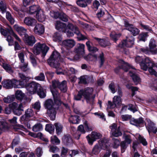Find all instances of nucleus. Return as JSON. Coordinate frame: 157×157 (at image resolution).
<instances>
[{"label": "nucleus", "mask_w": 157, "mask_h": 157, "mask_svg": "<svg viewBox=\"0 0 157 157\" xmlns=\"http://www.w3.org/2000/svg\"><path fill=\"white\" fill-rule=\"evenodd\" d=\"M93 92V89L89 87L81 89L78 91L77 95H75L74 99L75 100L80 101L83 96L87 103L93 105L94 103L95 98V95H92Z\"/></svg>", "instance_id": "nucleus-1"}, {"label": "nucleus", "mask_w": 157, "mask_h": 157, "mask_svg": "<svg viewBox=\"0 0 157 157\" xmlns=\"http://www.w3.org/2000/svg\"><path fill=\"white\" fill-rule=\"evenodd\" d=\"M135 60L137 63L140 64L141 69L145 71L148 69L151 75H156L157 73L153 69L155 66V64L150 58L146 57L143 59L141 57L137 56L135 58Z\"/></svg>", "instance_id": "nucleus-2"}, {"label": "nucleus", "mask_w": 157, "mask_h": 157, "mask_svg": "<svg viewBox=\"0 0 157 157\" xmlns=\"http://www.w3.org/2000/svg\"><path fill=\"white\" fill-rule=\"evenodd\" d=\"M62 60L60 54L55 51L52 52L48 59L47 62L50 66L55 68H58L60 66V63L62 62Z\"/></svg>", "instance_id": "nucleus-3"}, {"label": "nucleus", "mask_w": 157, "mask_h": 157, "mask_svg": "<svg viewBox=\"0 0 157 157\" xmlns=\"http://www.w3.org/2000/svg\"><path fill=\"white\" fill-rule=\"evenodd\" d=\"M49 48L47 45L40 43H37L33 47V52L36 55H38L42 53V56L44 57L48 50Z\"/></svg>", "instance_id": "nucleus-4"}, {"label": "nucleus", "mask_w": 157, "mask_h": 157, "mask_svg": "<svg viewBox=\"0 0 157 157\" xmlns=\"http://www.w3.org/2000/svg\"><path fill=\"white\" fill-rule=\"evenodd\" d=\"M19 76L21 80L16 79H12L13 87L15 88H21L24 87L26 85V81L29 80V78L26 77L22 73H19Z\"/></svg>", "instance_id": "nucleus-5"}, {"label": "nucleus", "mask_w": 157, "mask_h": 157, "mask_svg": "<svg viewBox=\"0 0 157 157\" xmlns=\"http://www.w3.org/2000/svg\"><path fill=\"white\" fill-rule=\"evenodd\" d=\"M29 81H26V85L24 87L31 94L36 93L40 86V84L33 81L29 82Z\"/></svg>", "instance_id": "nucleus-6"}, {"label": "nucleus", "mask_w": 157, "mask_h": 157, "mask_svg": "<svg viewBox=\"0 0 157 157\" xmlns=\"http://www.w3.org/2000/svg\"><path fill=\"white\" fill-rule=\"evenodd\" d=\"M121 98L118 96H115L113 98V102L110 101H108V107L107 108V110L109 109H113L117 106H120L121 103Z\"/></svg>", "instance_id": "nucleus-7"}, {"label": "nucleus", "mask_w": 157, "mask_h": 157, "mask_svg": "<svg viewBox=\"0 0 157 157\" xmlns=\"http://www.w3.org/2000/svg\"><path fill=\"white\" fill-rule=\"evenodd\" d=\"M75 44V42L72 39H66L63 40L61 44L62 47L67 50L73 48Z\"/></svg>", "instance_id": "nucleus-8"}, {"label": "nucleus", "mask_w": 157, "mask_h": 157, "mask_svg": "<svg viewBox=\"0 0 157 157\" xmlns=\"http://www.w3.org/2000/svg\"><path fill=\"white\" fill-rule=\"evenodd\" d=\"M132 39L129 38L123 40V41L120 43L118 45L119 47L124 48V50L125 47L127 48H131L134 44V41L133 37H131Z\"/></svg>", "instance_id": "nucleus-9"}, {"label": "nucleus", "mask_w": 157, "mask_h": 157, "mask_svg": "<svg viewBox=\"0 0 157 157\" xmlns=\"http://www.w3.org/2000/svg\"><path fill=\"white\" fill-rule=\"evenodd\" d=\"M93 38L97 41L100 46L102 48H105L111 45V43L109 39L107 38H100L97 37Z\"/></svg>", "instance_id": "nucleus-10"}, {"label": "nucleus", "mask_w": 157, "mask_h": 157, "mask_svg": "<svg viewBox=\"0 0 157 157\" xmlns=\"http://www.w3.org/2000/svg\"><path fill=\"white\" fill-rule=\"evenodd\" d=\"M26 45L32 46L36 42L34 36L33 35H29L28 34L25 35L22 38Z\"/></svg>", "instance_id": "nucleus-11"}, {"label": "nucleus", "mask_w": 157, "mask_h": 157, "mask_svg": "<svg viewBox=\"0 0 157 157\" xmlns=\"http://www.w3.org/2000/svg\"><path fill=\"white\" fill-rule=\"evenodd\" d=\"M130 123L132 125L140 127H143L144 124L146 125L145 122L143 120V118L141 117L137 119H131L130 121Z\"/></svg>", "instance_id": "nucleus-12"}, {"label": "nucleus", "mask_w": 157, "mask_h": 157, "mask_svg": "<svg viewBox=\"0 0 157 157\" xmlns=\"http://www.w3.org/2000/svg\"><path fill=\"white\" fill-rule=\"evenodd\" d=\"M146 120L148 123V124L147 125L146 124L145 126L148 133L149 134L151 133L154 134L157 128L155 126V124L149 119L146 118Z\"/></svg>", "instance_id": "nucleus-13"}, {"label": "nucleus", "mask_w": 157, "mask_h": 157, "mask_svg": "<svg viewBox=\"0 0 157 157\" xmlns=\"http://www.w3.org/2000/svg\"><path fill=\"white\" fill-rule=\"evenodd\" d=\"M13 29L16 31L18 33V34L23 38L25 35L27 34V30L24 27L19 26L18 25L15 24L13 26Z\"/></svg>", "instance_id": "nucleus-14"}, {"label": "nucleus", "mask_w": 157, "mask_h": 157, "mask_svg": "<svg viewBox=\"0 0 157 157\" xmlns=\"http://www.w3.org/2000/svg\"><path fill=\"white\" fill-rule=\"evenodd\" d=\"M45 31L44 25L41 24H37L34 28V32L37 35H40L43 34Z\"/></svg>", "instance_id": "nucleus-15"}, {"label": "nucleus", "mask_w": 157, "mask_h": 157, "mask_svg": "<svg viewBox=\"0 0 157 157\" xmlns=\"http://www.w3.org/2000/svg\"><path fill=\"white\" fill-rule=\"evenodd\" d=\"M109 127L113 132V136L115 137H118L122 135V133L120 130L119 127L117 128V125L116 124H113L112 126H110Z\"/></svg>", "instance_id": "nucleus-16"}, {"label": "nucleus", "mask_w": 157, "mask_h": 157, "mask_svg": "<svg viewBox=\"0 0 157 157\" xmlns=\"http://www.w3.org/2000/svg\"><path fill=\"white\" fill-rule=\"evenodd\" d=\"M109 142V138L104 137L100 140L99 143L101 148L104 150H105L106 149L110 147Z\"/></svg>", "instance_id": "nucleus-17"}, {"label": "nucleus", "mask_w": 157, "mask_h": 157, "mask_svg": "<svg viewBox=\"0 0 157 157\" xmlns=\"http://www.w3.org/2000/svg\"><path fill=\"white\" fill-rule=\"evenodd\" d=\"M33 110L31 109H28L25 111V114L21 117L20 120L21 121L29 120L30 117L33 116Z\"/></svg>", "instance_id": "nucleus-18"}, {"label": "nucleus", "mask_w": 157, "mask_h": 157, "mask_svg": "<svg viewBox=\"0 0 157 157\" xmlns=\"http://www.w3.org/2000/svg\"><path fill=\"white\" fill-rule=\"evenodd\" d=\"M85 45L82 44H78L74 49V52L76 54H79L82 56L85 54Z\"/></svg>", "instance_id": "nucleus-19"}, {"label": "nucleus", "mask_w": 157, "mask_h": 157, "mask_svg": "<svg viewBox=\"0 0 157 157\" xmlns=\"http://www.w3.org/2000/svg\"><path fill=\"white\" fill-rule=\"evenodd\" d=\"M41 9L39 5H33L29 7V13L30 14H36L40 13Z\"/></svg>", "instance_id": "nucleus-20"}, {"label": "nucleus", "mask_w": 157, "mask_h": 157, "mask_svg": "<svg viewBox=\"0 0 157 157\" xmlns=\"http://www.w3.org/2000/svg\"><path fill=\"white\" fill-rule=\"evenodd\" d=\"M92 0H77L76 1L77 4L82 8H85L89 5L91 4Z\"/></svg>", "instance_id": "nucleus-21"}, {"label": "nucleus", "mask_w": 157, "mask_h": 157, "mask_svg": "<svg viewBox=\"0 0 157 157\" xmlns=\"http://www.w3.org/2000/svg\"><path fill=\"white\" fill-rule=\"evenodd\" d=\"M66 24L61 22L59 21H57L55 25L56 29L60 32H64L66 29Z\"/></svg>", "instance_id": "nucleus-22"}, {"label": "nucleus", "mask_w": 157, "mask_h": 157, "mask_svg": "<svg viewBox=\"0 0 157 157\" xmlns=\"http://www.w3.org/2000/svg\"><path fill=\"white\" fill-rule=\"evenodd\" d=\"M62 140L63 144L66 146L70 145L72 143V140L69 135H64Z\"/></svg>", "instance_id": "nucleus-23"}, {"label": "nucleus", "mask_w": 157, "mask_h": 157, "mask_svg": "<svg viewBox=\"0 0 157 157\" xmlns=\"http://www.w3.org/2000/svg\"><path fill=\"white\" fill-rule=\"evenodd\" d=\"M10 128L9 124L5 121H0V135L2 133V132H6L8 131Z\"/></svg>", "instance_id": "nucleus-24"}, {"label": "nucleus", "mask_w": 157, "mask_h": 157, "mask_svg": "<svg viewBox=\"0 0 157 157\" xmlns=\"http://www.w3.org/2000/svg\"><path fill=\"white\" fill-rule=\"evenodd\" d=\"M24 22L27 25L33 26L35 25L36 21L34 18L30 17H27L25 18Z\"/></svg>", "instance_id": "nucleus-25"}, {"label": "nucleus", "mask_w": 157, "mask_h": 157, "mask_svg": "<svg viewBox=\"0 0 157 157\" xmlns=\"http://www.w3.org/2000/svg\"><path fill=\"white\" fill-rule=\"evenodd\" d=\"M56 112L55 108L48 109L47 114L52 121L55 120Z\"/></svg>", "instance_id": "nucleus-26"}, {"label": "nucleus", "mask_w": 157, "mask_h": 157, "mask_svg": "<svg viewBox=\"0 0 157 157\" xmlns=\"http://www.w3.org/2000/svg\"><path fill=\"white\" fill-rule=\"evenodd\" d=\"M149 46V49L153 54H156L157 53V49H154L156 47L155 41L154 39H151L150 40Z\"/></svg>", "instance_id": "nucleus-27"}, {"label": "nucleus", "mask_w": 157, "mask_h": 157, "mask_svg": "<svg viewBox=\"0 0 157 157\" xmlns=\"http://www.w3.org/2000/svg\"><path fill=\"white\" fill-rule=\"evenodd\" d=\"M67 82L66 80H63L61 82H59L58 88L62 92L65 93L67 91Z\"/></svg>", "instance_id": "nucleus-28"}, {"label": "nucleus", "mask_w": 157, "mask_h": 157, "mask_svg": "<svg viewBox=\"0 0 157 157\" xmlns=\"http://www.w3.org/2000/svg\"><path fill=\"white\" fill-rule=\"evenodd\" d=\"M44 105L45 108L47 110L54 108V103L52 99H48L46 100L45 101Z\"/></svg>", "instance_id": "nucleus-29"}, {"label": "nucleus", "mask_w": 157, "mask_h": 157, "mask_svg": "<svg viewBox=\"0 0 157 157\" xmlns=\"http://www.w3.org/2000/svg\"><path fill=\"white\" fill-rule=\"evenodd\" d=\"M3 87L6 89H10L13 87L12 80L7 79L2 82Z\"/></svg>", "instance_id": "nucleus-30"}, {"label": "nucleus", "mask_w": 157, "mask_h": 157, "mask_svg": "<svg viewBox=\"0 0 157 157\" xmlns=\"http://www.w3.org/2000/svg\"><path fill=\"white\" fill-rule=\"evenodd\" d=\"M131 26L127 29V30L131 33L134 36H136L139 34L140 32V30L136 27L134 26L133 25H131Z\"/></svg>", "instance_id": "nucleus-31"}, {"label": "nucleus", "mask_w": 157, "mask_h": 157, "mask_svg": "<svg viewBox=\"0 0 157 157\" xmlns=\"http://www.w3.org/2000/svg\"><path fill=\"white\" fill-rule=\"evenodd\" d=\"M80 121V117L78 115H71L69 119L70 123L72 124H78Z\"/></svg>", "instance_id": "nucleus-32"}, {"label": "nucleus", "mask_w": 157, "mask_h": 157, "mask_svg": "<svg viewBox=\"0 0 157 157\" xmlns=\"http://www.w3.org/2000/svg\"><path fill=\"white\" fill-rule=\"evenodd\" d=\"M129 74L135 83H138L141 81V79L138 75L131 71L129 72Z\"/></svg>", "instance_id": "nucleus-33"}, {"label": "nucleus", "mask_w": 157, "mask_h": 157, "mask_svg": "<svg viewBox=\"0 0 157 157\" xmlns=\"http://www.w3.org/2000/svg\"><path fill=\"white\" fill-rule=\"evenodd\" d=\"M148 33L142 32L139 34L138 39L140 41L145 42L147 40L149 36Z\"/></svg>", "instance_id": "nucleus-34"}, {"label": "nucleus", "mask_w": 157, "mask_h": 157, "mask_svg": "<svg viewBox=\"0 0 157 157\" xmlns=\"http://www.w3.org/2000/svg\"><path fill=\"white\" fill-rule=\"evenodd\" d=\"M54 125L55 127L56 134L57 135H60L62 132L63 126L59 123H56Z\"/></svg>", "instance_id": "nucleus-35"}, {"label": "nucleus", "mask_w": 157, "mask_h": 157, "mask_svg": "<svg viewBox=\"0 0 157 157\" xmlns=\"http://www.w3.org/2000/svg\"><path fill=\"white\" fill-rule=\"evenodd\" d=\"M86 45L88 50L89 52L92 53H95L98 50V49L96 47L90 45V42L88 41L86 43Z\"/></svg>", "instance_id": "nucleus-36"}, {"label": "nucleus", "mask_w": 157, "mask_h": 157, "mask_svg": "<svg viewBox=\"0 0 157 157\" xmlns=\"http://www.w3.org/2000/svg\"><path fill=\"white\" fill-rule=\"evenodd\" d=\"M60 32H56L54 33L53 36V40L54 41L59 42L61 41L62 39V34Z\"/></svg>", "instance_id": "nucleus-37"}, {"label": "nucleus", "mask_w": 157, "mask_h": 157, "mask_svg": "<svg viewBox=\"0 0 157 157\" xmlns=\"http://www.w3.org/2000/svg\"><path fill=\"white\" fill-rule=\"evenodd\" d=\"M25 96V94L21 90H17L16 91L15 94L16 98L20 101H21Z\"/></svg>", "instance_id": "nucleus-38"}, {"label": "nucleus", "mask_w": 157, "mask_h": 157, "mask_svg": "<svg viewBox=\"0 0 157 157\" xmlns=\"http://www.w3.org/2000/svg\"><path fill=\"white\" fill-rule=\"evenodd\" d=\"M120 61H121L123 63L126 65V66L124 65H121V69L123 70L125 72H127L129 69L132 68L130 64L127 63L125 62L123 59H121Z\"/></svg>", "instance_id": "nucleus-39"}, {"label": "nucleus", "mask_w": 157, "mask_h": 157, "mask_svg": "<svg viewBox=\"0 0 157 157\" xmlns=\"http://www.w3.org/2000/svg\"><path fill=\"white\" fill-rule=\"evenodd\" d=\"M45 130L51 134L54 132L55 126L51 124H47L46 125Z\"/></svg>", "instance_id": "nucleus-40"}, {"label": "nucleus", "mask_w": 157, "mask_h": 157, "mask_svg": "<svg viewBox=\"0 0 157 157\" xmlns=\"http://www.w3.org/2000/svg\"><path fill=\"white\" fill-rule=\"evenodd\" d=\"M38 95L41 98H45L46 96V93L44 90V89L42 87L40 86L38 90L36 91Z\"/></svg>", "instance_id": "nucleus-41"}, {"label": "nucleus", "mask_w": 157, "mask_h": 157, "mask_svg": "<svg viewBox=\"0 0 157 157\" xmlns=\"http://www.w3.org/2000/svg\"><path fill=\"white\" fill-rule=\"evenodd\" d=\"M11 30H13L12 27L11 26H10L9 28H7L6 29H4L3 28H1L0 29V32L2 35L4 36H6L8 33L11 35V33L10 32V31Z\"/></svg>", "instance_id": "nucleus-42"}, {"label": "nucleus", "mask_w": 157, "mask_h": 157, "mask_svg": "<svg viewBox=\"0 0 157 157\" xmlns=\"http://www.w3.org/2000/svg\"><path fill=\"white\" fill-rule=\"evenodd\" d=\"M43 126L42 124L39 123H37L33 127L32 130L34 132H37L42 130Z\"/></svg>", "instance_id": "nucleus-43"}, {"label": "nucleus", "mask_w": 157, "mask_h": 157, "mask_svg": "<svg viewBox=\"0 0 157 157\" xmlns=\"http://www.w3.org/2000/svg\"><path fill=\"white\" fill-rule=\"evenodd\" d=\"M23 107L22 104L19 105L16 109L13 112L14 114L17 116L20 115L22 113V111H23V110L21 109V108Z\"/></svg>", "instance_id": "nucleus-44"}, {"label": "nucleus", "mask_w": 157, "mask_h": 157, "mask_svg": "<svg viewBox=\"0 0 157 157\" xmlns=\"http://www.w3.org/2000/svg\"><path fill=\"white\" fill-rule=\"evenodd\" d=\"M50 141L52 144L55 145H58L60 142V140L56 136H51Z\"/></svg>", "instance_id": "nucleus-45"}, {"label": "nucleus", "mask_w": 157, "mask_h": 157, "mask_svg": "<svg viewBox=\"0 0 157 157\" xmlns=\"http://www.w3.org/2000/svg\"><path fill=\"white\" fill-rule=\"evenodd\" d=\"M7 7L6 3L3 1L0 2V11L2 13H6Z\"/></svg>", "instance_id": "nucleus-46"}, {"label": "nucleus", "mask_w": 157, "mask_h": 157, "mask_svg": "<svg viewBox=\"0 0 157 157\" xmlns=\"http://www.w3.org/2000/svg\"><path fill=\"white\" fill-rule=\"evenodd\" d=\"M6 17L11 25L13 24L14 23V20L11 14L9 11L6 12Z\"/></svg>", "instance_id": "nucleus-47"}, {"label": "nucleus", "mask_w": 157, "mask_h": 157, "mask_svg": "<svg viewBox=\"0 0 157 157\" xmlns=\"http://www.w3.org/2000/svg\"><path fill=\"white\" fill-rule=\"evenodd\" d=\"M98 58L100 60L99 67L101 68L103 65L105 61L104 54L103 52L100 54Z\"/></svg>", "instance_id": "nucleus-48"}, {"label": "nucleus", "mask_w": 157, "mask_h": 157, "mask_svg": "<svg viewBox=\"0 0 157 157\" xmlns=\"http://www.w3.org/2000/svg\"><path fill=\"white\" fill-rule=\"evenodd\" d=\"M104 9L103 8H99L96 14V16L98 18H100L103 17L105 14Z\"/></svg>", "instance_id": "nucleus-49"}, {"label": "nucleus", "mask_w": 157, "mask_h": 157, "mask_svg": "<svg viewBox=\"0 0 157 157\" xmlns=\"http://www.w3.org/2000/svg\"><path fill=\"white\" fill-rule=\"evenodd\" d=\"M15 97L13 95L8 96L7 97L3 98V101L5 103H10L14 101Z\"/></svg>", "instance_id": "nucleus-50"}, {"label": "nucleus", "mask_w": 157, "mask_h": 157, "mask_svg": "<svg viewBox=\"0 0 157 157\" xmlns=\"http://www.w3.org/2000/svg\"><path fill=\"white\" fill-rule=\"evenodd\" d=\"M3 68L6 70V71L10 74L13 73V71L12 69V67L10 65L6 64L3 65Z\"/></svg>", "instance_id": "nucleus-51"}, {"label": "nucleus", "mask_w": 157, "mask_h": 157, "mask_svg": "<svg viewBox=\"0 0 157 157\" xmlns=\"http://www.w3.org/2000/svg\"><path fill=\"white\" fill-rule=\"evenodd\" d=\"M66 29H67V30H72L73 31L78 30V29L77 27H75L72 24L69 23L65 27Z\"/></svg>", "instance_id": "nucleus-52"}, {"label": "nucleus", "mask_w": 157, "mask_h": 157, "mask_svg": "<svg viewBox=\"0 0 157 157\" xmlns=\"http://www.w3.org/2000/svg\"><path fill=\"white\" fill-rule=\"evenodd\" d=\"M36 17L38 20L40 22H43L45 20V17L43 13L40 14V13H39V14L36 15Z\"/></svg>", "instance_id": "nucleus-53"}, {"label": "nucleus", "mask_w": 157, "mask_h": 157, "mask_svg": "<svg viewBox=\"0 0 157 157\" xmlns=\"http://www.w3.org/2000/svg\"><path fill=\"white\" fill-rule=\"evenodd\" d=\"M138 140L140 143H141L144 146H146L147 144V143L146 139L143 136L140 135L138 137Z\"/></svg>", "instance_id": "nucleus-54"}, {"label": "nucleus", "mask_w": 157, "mask_h": 157, "mask_svg": "<svg viewBox=\"0 0 157 157\" xmlns=\"http://www.w3.org/2000/svg\"><path fill=\"white\" fill-rule=\"evenodd\" d=\"M113 141V146L114 148H117L120 145V142L118 139L113 138L112 139Z\"/></svg>", "instance_id": "nucleus-55"}, {"label": "nucleus", "mask_w": 157, "mask_h": 157, "mask_svg": "<svg viewBox=\"0 0 157 157\" xmlns=\"http://www.w3.org/2000/svg\"><path fill=\"white\" fill-rule=\"evenodd\" d=\"M140 25L141 26V29H145L150 33H152L153 32L151 28L148 25H144L141 23L140 24Z\"/></svg>", "instance_id": "nucleus-56"}, {"label": "nucleus", "mask_w": 157, "mask_h": 157, "mask_svg": "<svg viewBox=\"0 0 157 157\" xmlns=\"http://www.w3.org/2000/svg\"><path fill=\"white\" fill-rule=\"evenodd\" d=\"M91 136L94 139H95V141L96 140L100 139L102 136L101 134L99 133H98L95 132H92L91 134Z\"/></svg>", "instance_id": "nucleus-57"}, {"label": "nucleus", "mask_w": 157, "mask_h": 157, "mask_svg": "<svg viewBox=\"0 0 157 157\" xmlns=\"http://www.w3.org/2000/svg\"><path fill=\"white\" fill-rule=\"evenodd\" d=\"M76 34L78 36V38L79 40H83L87 39L86 37L82 35L78 30L77 31Z\"/></svg>", "instance_id": "nucleus-58"}, {"label": "nucleus", "mask_w": 157, "mask_h": 157, "mask_svg": "<svg viewBox=\"0 0 157 157\" xmlns=\"http://www.w3.org/2000/svg\"><path fill=\"white\" fill-rule=\"evenodd\" d=\"M140 51L146 54H149L151 53L150 50L147 47L145 48H140Z\"/></svg>", "instance_id": "nucleus-59"}, {"label": "nucleus", "mask_w": 157, "mask_h": 157, "mask_svg": "<svg viewBox=\"0 0 157 157\" xmlns=\"http://www.w3.org/2000/svg\"><path fill=\"white\" fill-rule=\"evenodd\" d=\"M86 138L89 144L90 145H92L93 144V142L95 141V139L92 137L91 135H88L86 136Z\"/></svg>", "instance_id": "nucleus-60"}, {"label": "nucleus", "mask_w": 157, "mask_h": 157, "mask_svg": "<svg viewBox=\"0 0 157 157\" xmlns=\"http://www.w3.org/2000/svg\"><path fill=\"white\" fill-rule=\"evenodd\" d=\"M84 129L86 132L91 131L93 130L92 127L91 126H89L88 125L87 121H85L84 123Z\"/></svg>", "instance_id": "nucleus-61"}, {"label": "nucleus", "mask_w": 157, "mask_h": 157, "mask_svg": "<svg viewBox=\"0 0 157 157\" xmlns=\"http://www.w3.org/2000/svg\"><path fill=\"white\" fill-rule=\"evenodd\" d=\"M68 149L64 147H63L61 149V151L60 156L62 157H65L66 156Z\"/></svg>", "instance_id": "nucleus-62"}, {"label": "nucleus", "mask_w": 157, "mask_h": 157, "mask_svg": "<svg viewBox=\"0 0 157 157\" xmlns=\"http://www.w3.org/2000/svg\"><path fill=\"white\" fill-rule=\"evenodd\" d=\"M9 106L10 107L11 111L13 112L15 110L18 108V104L15 102H13L9 105Z\"/></svg>", "instance_id": "nucleus-63"}, {"label": "nucleus", "mask_w": 157, "mask_h": 157, "mask_svg": "<svg viewBox=\"0 0 157 157\" xmlns=\"http://www.w3.org/2000/svg\"><path fill=\"white\" fill-rule=\"evenodd\" d=\"M59 18L64 22H67L68 20L67 15L63 13H61L60 16Z\"/></svg>", "instance_id": "nucleus-64"}]
</instances>
